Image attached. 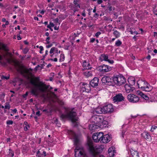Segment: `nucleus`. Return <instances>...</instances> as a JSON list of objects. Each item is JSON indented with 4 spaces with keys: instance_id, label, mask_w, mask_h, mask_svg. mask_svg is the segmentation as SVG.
<instances>
[{
    "instance_id": "obj_1",
    "label": "nucleus",
    "mask_w": 157,
    "mask_h": 157,
    "mask_svg": "<svg viewBox=\"0 0 157 157\" xmlns=\"http://www.w3.org/2000/svg\"><path fill=\"white\" fill-rule=\"evenodd\" d=\"M39 80V77H36L35 78H32L30 81L31 84L34 87L31 90L32 94L36 96H38L40 94V92H43L47 88V86L42 82H36V81Z\"/></svg>"
},
{
    "instance_id": "obj_2",
    "label": "nucleus",
    "mask_w": 157,
    "mask_h": 157,
    "mask_svg": "<svg viewBox=\"0 0 157 157\" xmlns=\"http://www.w3.org/2000/svg\"><path fill=\"white\" fill-rule=\"evenodd\" d=\"M7 62L10 64L13 65L17 69V71L27 79H29L32 76V69L24 68L21 65L19 62L16 60L11 59H7Z\"/></svg>"
},
{
    "instance_id": "obj_3",
    "label": "nucleus",
    "mask_w": 157,
    "mask_h": 157,
    "mask_svg": "<svg viewBox=\"0 0 157 157\" xmlns=\"http://www.w3.org/2000/svg\"><path fill=\"white\" fill-rule=\"evenodd\" d=\"M74 109H68L66 114H62L61 115V118L62 119L66 118H69L73 122L76 121L78 120V117L76 116V113Z\"/></svg>"
},
{
    "instance_id": "obj_4",
    "label": "nucleus",
    "mask_w": 157,
    "mask_h": 157,
    "mask_svg": "<svg viewBox=\"0 0 157 157\" xmlns=\"http://www.w3.org/2000/svg\"><path fill=\"white\" fill-rule=\"evenodd\" d=\"M139 88L142 90L150 91L152 89V87L145 80L142 79H139L137 82Z\"/></svg>"
},
{
    "instance_id": "obj_5",
    "label": "nucleus",
    "mask_w": 157,
    "mask_h": 157,
    "mask_svg": "<svg viewBox=\"0 0 157 157\" xmlns=\"http://www.w3.org/2000/svg\"><path fill=\"white\" fill-rule=\"evenodd\" d=\"M88 145L89 153L93 156H94L99 153V147H95L91 141H88Z\"/></svg>"
},
{
    "instance_id": "obj_6",
    "label": "nucleus",
    "mask_w": 157,
    "mask_h": 157,
    "mask_svg": "<svg viewBox=\"0 0 157 157\" xmlns=\"http://www.w3.org/2000/svg\"><path fill=\"white\" fill-rule=\"evenodd\" d=\"M91 120L93 122L96 124L101 125V124H106L107 122L106 121L104 120L103 117L102 116L95 115L92 116L91 118Z\"/></svg>"
},
{
    "instance_id": "obj_7",
    "label": "nucleus",
    "mask_w": 157,
    "mask_h": 157,
    "mask_svg": "<svg viewBox=\"0 0 157 157\" xmlns=\"http://www.w3.org/2000/svg\"><path fill=\"white\" fill-rule=\"evenodd\" d=\"M114 86L115 84L120 86L126 82L125 78L122 76L118 75L114 76Z\"/></svg>"
},
{
    "instance_id": "obj_8",
    "label": "nucleus",
    "mask_w": 157,
    "mask_h": 157,
    "mask_svg": "<svg viewBox=\"0 0 157 157\" xmlns=\"http://www.w3.org/2000/svg\"><path fill=\"white\" fill-rule=\"evenodd\" d=\"M75 157H85L86 153L82 147H76L75 150Z\"/></svg>"
},
{
    "instance_id": "obj_9",
    "label": "nucleus",
    "mask_w": 157,
    "mask_h": 157,
    "mask_svg": "<svg viewBox=\"0 0 157 157\" xmlns=\"http://www.w3.org/2000/svg\"><path fill=\"white\" fill-rule=\"evenodd\" d=\"M114 76L113 77L105 76L102 77L101 81L103 83L109 86H114Z\"/></svg>"
},
{
    "instance_id": "obj_10",
    "label": "nucleus",
    "mask_w": 157,
    "mask_h": 157,
    "mask_svg": "<svg viewBox=\"0 0 157 157\" xmlns=\"http://www.w3.org/2000/svg\"><path fill=\"white\" fill-rule=\"evenodd\" d=\"M105 113H111L114 111L112 105L108 104L103 106Z\"/></svg>"
},
{
    "instance_id": "obj_11",
    "label": "nucleus",
    "mask_w": 157,
    "mask_h": 157,
    "mask_svg": "<svg viewBox=\"0 0 157 157\" xmlns=\"http://www.w3.org/2000/svg\"><path fill=\"white\" fill-rule=\"evenodd\" d=\"M103 136V133L101 132H97L94 134L93 135V139L95 142H101V138Z\"/></svg>"
},
{
    "instance_id": "obj_12",
    "label": "nucleus",
    "mask_w": 157,
    "mask_h": 157,
    "mask_svg": "<svg viewBox=\"0 0 157 157\" xmlns=\"http://www.w3.org/2000/svg\"><path fill=\"white\" fill-rule=\"evenodd\" d=\"M68 133L71 135L74 139V144L75 145H77L79 142V137L72 131H68Z\"/></svg>"
},
{
    "instance_id": "obj_13",
    "label": "nucleus",
    "mask_w": 157,
    "mask_h": 157,
    "mask_svg": "<svg viewBox=\"0 0 157 157\" xmlns=\"http://www.w3.org/2000/svg\"><path fill=\"white\" fill-rule=\"evenodd\" d=\"M128 99L130 102L136 103L139 100V97L134 94H129L128 95Z\"/></svg>"
},
{
    "instance_id": "obj_14",
    "label": "nucleus",
    "mask_w": 157,
    "mask_h": 157,
    "mask_svg": "<svg viewBox=\"0 0 157 157\" xmlns=\"http://www.w3.org/2000/svg\"><path fill=\"white\" fill-rule=\"evenodd\" d=\"M91 90L89 84L83 83L81 88L80 91L88 93Z\"/></svg>"
},
{
    "instance_id": "obj_15",
    "label": "nucleus",
    "mask_w": 157,
    "mask_h": 157,
    "mask_svg": "<svg viewBox=\"0 0 157 157\" xmlns=\"http://www.w3.org/2000/svg\"><path fill=\"white\" fill-rule=\"evenodd\" d=\"M99 70L102 72H106L110 71L111 70V67L108 65L103 64L99 67Z\"/></svg>"
},
{
    "instance_id": "obj_16",
    "label": "nucleus",
    "mask_w": 157,
    "mask_h": 157,
    "mask_svg": "<svg viewBox=\"0 0 157 157\" xmlns=\"http://www.w3.org/2000/svg\"><path fill=\"white\" fill-rule=\"evenodd\" d=\"M111 140V137L108 134L103 135L101 138V143H107L109 142Z\"/></svg>"
},
{
    "instance_id": "obj_17",
    "label": "nucleus",
    "mask_w": 157,
    "mask_h": 157,
    "mask_svg": "<svg viewBox=\"0 0 157 157\" xmlns=\"http://www.w3.org/2000/svg\"><path fill=\"white\" fill-rule=\"evenodd\" d=\"M124 98L121 94H117L113 97V100L114 102L121 101L124 100Z\"/></svg>"
},
{
    "instance_id": "obj_18",
    "label": "nucleus",
    "mask_w": 157,
    "mask_h": 157,
    "mask_svg": "<svg viewBox=\"0 0 157 157\" xmlns=\"http://www.w3.org/2000/svg\"><path fill=\"white\" fill-rule=\"evenodd\" d=\"M99 79L98 78L95 77L90 82V85L93 87H95L98 86Z\"/></svg>"
},
{
    "instance_id": "obj_19",
    "label": "nucleus",
    "mask_w": 157,
    "mask_h": 157,
    "mask_svg": "<svg viewBox=\"0 0 157 157\" xmlns=\"http://www.w3.org/2000/svg\"><path fill=\"white\" fill-rule=\"evenodd\" d=\"M141 136L147 140L150 141L151 140L150 134L147 131H144L141 134Z\"/></svg>"
},
{
    "instance_id": "obj_20",
    "label": "nucleus",
    "mask_w": 157,
    "mask_h": 157,
    "mask_svg": "<svg viewBox=\"0 0 157 157\" xmlns=\"http://www.w3.org/2000/svg\"><path fill=\"white\" fill-rule=\"evenodd\" d=\"M125 89L127 92L129 93L134 90V88L130 84H126L124 86Z\"/></svg>"
},
{
    "instance_id": "obj_21",
    "label": "nucleus",
    "mask_w": 157,
    "mask_h": 157,
    "mask_svg": "<svg viewBox=\"0 0 157 157\" xmlns=\"http://www.w3.org/2000/svg\"><path fill=\"white\" fill-rule=\"evenodd\" d=\"M78 0H74L73 2V3L74 4L75 6H73V8L75 9L74 12L78 11L79 10V8H80V5L78 3Z\"/></svg>"
},
{
    "instance_id": "obj_22",
    "label": "nucleus",
    "mask_w": 157,
    "mask_h": 157,
    "mask_svg": "<svg viewBox=\"0 0 157 157\" xmlns=\"http://www.w3.org/2000/svg\"><path fill=\"white\" fill-rule=\"evenodd\" d=\"M82 66L84 69L86 70L90 69L92 68L89 63L84 61L83 62Z\"/></svg>"
},
{
    "instance_id": "obj_23",
    "label": "nucleus",
    "mask_w": 157,
    "mask_h": 157,
    "mask_svg": "<svg viewBox=\"0 0 157 157\" xmlns=\"http://www.w3.org/2000/svg\"><path fill=\"white\" fill-rule=\"evenodd\" d=\"M96 112L98 114L104 113L103 106L102 107H98L95 109Z\"/></svg>"
},
{
    "instance_id": "obj_24",
    "label": "nucleus",
    "mask_w": 157,
    "mask_h": 157,
    "mask_svg": "<svg viewBox=\"0 0 157 157\" xmlns=\"http://www.w3.org/2000/svg\"><path fill=\"white\" fill-rule=\"evenodd\" d=\"M0 50H3L6 52L9 51L6 45L1 42H0Z\"/></svg>"
},
{
    "instance_id": "obj_25",
    "label": "nucleus",
    "mask_w": 157,
    "mask_h": 157,
    "mask_svg": "<svg viewBox=\"0 0 157 157\" xmlns=\"http://www.w3.org/2000/svg\"><path fill=\"white\" fill-rule=\"evenodd\" d=\"M114 150L113 147H110L108 150V153L110 157H113L114 156Z\"/></svg>"
},
{
    "instance_id": "obj_26",
    "label": "nucleus",
    "mask_w": 157,
    "mask_h": 157,
    "mask_svg": "<svg viewBox=\"0 0 157 157\" xmlns=\"http://www.w3.org/2000/svg\"><path fill=\"white\" fill-rule=\"evenodd\" d=\"M138 94L140 96L144 98L145 100H148L149 99L147 95L144 94L143 92L139 91L138 92Z\"/></svg>"
},
{
    "instance_id": "obj_27",
    "label": "nucleus",
    "mask_w": 157,
    "mask_h": 157,
    "mask_svg": "<svg viewBox=\"0 0 157 157\" xmlns=\"http://www.w3.org/2000/svg\"><path fill=\"white\" fill-rule=\"evenodd\" d=\"M130 152L131 155L133 157H139L138 153L136 151L132 150Z\"/></svg>"
},
{
    "instance_id": "obj_28",
    "label": "nucleus",
    "mask_w": 157,
    "mask_h": 157,
    "mask_svg": "<svg viewBox=\"0 0 157 157\" xmlns=\"http://www.w3.org/2000/svg\"><path fill=\"white\" fill-rule=\"evenodd\" d=\"M58 50L57 48L55 47H52L50 49L49 52V53H57Z\"/></svg>"
},
{
    "instance_id": "obj_29",
    "label": "nucleus",
    "mask_w": 157,
    "mask_h": 157,
    "mask_svg": "<svg viewBox=\"0 0 157 157\" xmlns=\"http://www.w3.org/2000/svg\"><path fill=\"white\" fill-rule=\"evenodd\" d=\"M52 111V108H47L43 110V112H46V114L51 113Z\"/></svg>"
},
{
    "instance_id": "obj_30",
    "label": "nucleus",
    "mask_w": 157,
    "mask_h": 157,
    "mask_svg": "<svg viewBox=\"0 0 157 157\" xmlns=\"http://www.w3.org/2000/svg\"><path fill=\"white\" fill-rule=\"evenodd\" d=\"M84 74L85 76L87 77L91 76L92 75L91 72L90 71H89L88 70L84 72Z\"/></svg>"
},
{
    "instance_id": "obj_31",
    "label": "nucleus",
    "mask_w": 157,
    "mask_h": 157,
    "mask_svg": "<svg viewBox=\"0 0 157 157\" xmlns=\"http://www.w3.org/2000/svg\"><path fill=\"white\" fill-rule=\"evenodd\" d=\"M101 57L105 61H107V60H108V56L107 55H102Z\"/></svg>"
},
{
    "instance_id": "obj_32",
    "label": "nucleus",
    "mask_w": 157,
    "mask_h": 157,
    "mask_svg": "<svg viewBox=\"0 0 157 157\" xmlns=\"http://www.w3.org/2000/svg\"><path fill=\"white\" fill-rule=\"evenodd\" d=\"M8 155L11 157H13L14 155V152L12 150L9 149Z\"/></svg>"
},
{
    "instance_id": "obj_33",
    "label": "nucleus",
    "mask_w": 157,
    "mask_h": 157,
    "mask_svg": "<svg viewBox=\"0 0 157 157\" xmlns=\"http://www.w3.org/2000/svg\"><path fill=\"white\" fill-rule=\"evenodd\" d=\"M128 82H129V84H130L132 86L134 85L135 83V79L132 80L129 79L128 81Z\"/></svg>"
},
{
    "instance_id": "obj_34",
    "label": "nucleus",
    "mask_w": 157,
    "mask_h": 157,
    "mask_svg": "<svg viewBox=\"0 0 157 157\" xmlns=\"http://www.w3.org/2000/svg\"><path fill=\"white\" fill-rule=\"evenodd\" d=\"M45 85L47 86V88L43 92H40V93H44V92H46V91L47 90H48V89L49 90H51V89H53V88L52 87H51V86H50L49 85H47L45 84Z\"/></svg>"
},
{
    "instance_id": "obj_35",
    "label": "nucleus",
    "mask_w": 157,
    "mask_h": 157,
    "mask_svg": "<svg viewBox=\"0 0 157 157\" xmlns=\"http://www.w3.org/2000/svg\"><path fill=\"white\" fill-rule=\"evenodd\" d=\"M113 34L116 36V38H118L119 37L120 35L119 33L117 30L114 31Z\"/></svg>"
},
{
    "instance_id": "obj_36",
    "label": "nucleus",
    "mask_w": 157,
    "mask_h": 157,
    "mask_svg": "<svg viewBox=\"0 0 157 157\" xmlns=\"http://www.w3.org/2000/svg\"><path fill=\"white\" fill-rule=\"evenodd\" d=\"M121 44V42L120 40H118L115 43V45L117 47H119Z\"/></svg>"
},
{
    "instance_id": "obj_37",
    "label": "nucleus",
    "mask_w": 157,
    "mask_h": 157,
    "mask_svg": "<svg viewBox=\"0 0 157 157\" xmlns=\"http://www.w3.org/2000/svg\"><path fill=\"white\" fill-rule=\"evenodd\" d=\"M64 54H61L60 56V58L59 59V61H63L64 59Z\"/></svg>"
},
{
    "instance_id": "obj_38",
    "label": "nucleus",
    "mask_w": 157,
    "mask_h": 157,
    "mask_svg": "<svg viewBox=\"0 0 157 157\" xmlns=\"http://www.w3.org/2000/svg\"><path fill=\"white\" fill-rule=\"evenodd\" d=\"M10 108V105L8 102H6L5 105V109H9Z\"/></svg>"
},
{
    "instance_id": "obj_39",
    "label": "nucleus",
    "mask_w": 157,
    "mask_h": 157,
    "mask_svg": "<svg viewBox=\"0 0 157 157\" xmlns=\"http://www.w3.org/2000/svg\"><path fill=\"white\" fill-rule=\"evenodd\" d=\"M9 78H10L9 76H4V75H2L1 76V78L2 79H9Z\"/></svg>"
},
{
    "instance_id": "obj_40",
    "label": "nucleus",
    "mask_w": 157,
    "mask_h": 157,
    "mask_svg": "<svg viewBox=\"0 0 157 157\" xmlns=\"http://www.w3.org/2000/svg\"><path fill=\"white\" fill-rule=\"evenodd\" d=\"M6 123L7 124L12 125L13 124V121L11 120H8L7 121Z\"/></svg>"
},
{
    "instance_id": "obj_41",
    "label": "nucleus",
    "mask_w": 157,
    "mask_h": 157,
    "mask_svg": "<svg viewBox=\"0 0 157 157\" xmlns=\"http://www.w3.org/2000/svg\"><path fill=\"white\" fill-rule=\"evenodd\" d=\"M39 48L40 50L39 52L40 53V54L42 53L43 52H42V51L44 50L43 47L42 46H41L39 47Z\"/></svg>"
},
{
    "instance_id": "obj_42",
    "label": "nucleus",
    "mask_w": 157,
    "mask_h": 157,
    "mask_svg": "<svg viewBox=\"0 0 157 157\" xmlns=\"http://www.w3.org/2000/svg\"><path fill=\"white\" fill-rule=\"evenodd\" d=\"M29 50L28 49V48H25L24 50H23V53L24 54H26L27 52H28Z\"/></svg>"
},
{
    "instance_id": "obj_43",
    "label": "nucleus",
    "mask_w": 157,
    "mask_h": 157,
    "mask_svg": "<svg viewBox=\"0 0 157 157\" xmlns=\"http://www.w3.org/2000/svg\"><path fill=\"white\" fill-rule=\"evenodd\" d=\"M89 128L91 130H93L95 129V128L94 127L93 125L91 124Z\"/></svg>"
},
{
    "instance_id": "obj_44",
    "label": "nucleus",
    "mask_w": 157,
    "mask_h": 157,
    "mask_svg": "<svg viewBox=\"0 0 157 157\" xmlns=\"http://www.w3.org/2000/svg\"><path fill=\"white\" fill-rule=\"evenodd\" d=\"M157 128V126H152L151 128V132H153L154 130H155L156 128Z\"/></svg>"
},
{
    "instance_id": "obj_45",
    "label": "nucleus",
    "mask_w": 157,
    "mask_h": 157,
    "mask_svg": "<svg viewBox=\"0 0 157 157\" xmlns=\"http://www.w3.org/2000/svg\"><path fill=\"white\" fill-rule=\"evenodd\" d=\"M53 21L55 23H56V24L58 23V24L59 25L60 24L59 23V19L58 18L54 19Z\"/></svg>"
},
{
    "instance_id": "obj_46",
    "label": "nucleus",
    "mask_w": 157,
    "mask_h": 157,
    "mask_svg": "<svg viewBox=\"0 0 157 157\" xmlns=\"http://www.w3.org/2000/svg\"><path fill=\"white\" fill-rule=\"evenodd\" d=\"M29 128V126L28 125H26L24 128V129L25 131H27L28 128Z\"/></svg>"
},
{
    "instance_id": "obj_47",
    "label": "nucleus",
    "mask_w": 157,
    "mask_h": 157,
    "mask_svg": "<svg viewBox=\"0 0 157 157\" xmlns=\"http://www.w3.org/2000/svg\"><path fill=\"white\" fill-rule=\"evenodd\" d=\"M101 34V33L100 32H97L95 34V36L97 37H98L99 35H100Z\"/></svg>"
},
{
    "instance_id": "obj_48",
    "label": "nucleus",
    "mask_w": 157,
    "mask_h": 157,
    "mask_svg": "<svg viewBox=\"0 0 157 157\" xmlns=\"http://www.w3.org/2000/svg\"><path fill=\"white\" fill-rule=\"evenodd\" d=\"M50 39V37H48L46 39V41L47 42V44H49L50 43V41H49V40Z\"/></svg>"
},
{
    "instance_id": "obj_49",
    "label": "nucleus",
    "mask_w": 157,
    "mask_h": 157,
    "mask_svg": "<svg viewBox=\"0 0 157 157\" xmlns=\"http://www.w3.org/2000/svg\"><path fill=\"white\" fill-rule=\"evenodd\" d=\"M130 33L132 34H138V33L136 31H135L133 32L132 31H130Z\"/></svg>"
},
{
    "instance_id": "obj_50",
    "label": "nucleus",
    "mask_w": 157,
    "mask_h": 157,
    "mask_svg": "<svg viewBox=\"0 0 157 157\" xmlns=\"http://www.w3.org/2000/svg\"><path fill=\"white\" fill-rule=\"evenodd\" d=\"M138 140L137 139H135V140H133L131 142L133 143V142H135L136 144H137L138 143Z\"/></svg>"
},
{
    "instance_id": "obj_51",
    "label": "nucleus",
    "mask_w": 157,
    "mask_h": 157,
    "mask_svg": "<svg viewBox=\"0 0 157 157\" xmlns=\"http://www.w3.org/2000/svg\"><path fill=\"white\" fill-rule=\"evenodd\" d=\"M106 10H108L109 12L111 11L112 10V8L111 6H109L108 7Z\"/></svg>"
},
{
    "instance_id": "obj_52",
    "label": "nucleus",
    "mask_w": 157,
    "mask_h": 157,
    "mask_svg": "<svg viewBox=\"0 0 157 157\" xmlns=\"http://www.w3.org/2000/svg\"><path fill=\"white\" fill-rule=\"evenodd\" d=\"M50 60L54 61L55 62H57V58H55L54 59H49Z\"/></svg>"
},
{
    "instance_id": "obj_53",
    "label": "nucleus",
    "mask_w": 157,
    "mask_h": 157,
    "mask_svg": "<svg viewBox=\"0 0 157 157\" xmlns=\"http://www.w3.org/2000/svg\"><path fill=\"white\" fill-rule=\"evenodd\" d=\"M58 102L61 105H64L63 102L59 100L58 101Z\"/></svg>"
},
{
    "instance_id": "obj_54",
    "label": "nucleus",
    "mask_w": 157,
    "mask_h": 157,
    "mask_svg": "<svg viewBox=\"0 0 157 157\" xmlns=\"http://www.w3.org/2000/svg\"><path fill=\"white\" fill-rule=\"evenodd\" d=\"M20 3L21 4H24L25 3V0H20Z\"/></svg>"
},
{
    "instance_id": "obj_55",
    "label": "nucleus",
    "mask_w": 157,
    "mask_h": 157,
    "mask_svg": "<svg viewBox=\"0 0 157 157\" xmlns=\"http://www.w3.org/2000/svg\"><path fill=\"white\" fill-rule=\"evenodd\" d=\"M28 95V92H26V93L23 95V97L24 98H25Z\"/></svg>"
},
{
    "instance_id": "obj_56",
    "label": "nucleus",
    "mask_w": 157,
    "mask_h": 157,
    "mask_svg": "<svg viewBox=\"0 0 157 157\" xmlns=\"http://www.w3.org/2000/svg\"><path fill=\"white\" fill-rule=\"evenodd\" d=\"M107 61H108L109 63L112 64L114 63V61L113 60H110L108 59V60H107Z\"/></svg>"
},
{
    "instance_id": "obj_57",
    "label": "nucleus",
    "mask_w": 157,
    "mask_h": 157,
    "mask_svg": "<svg viewBox=\"0 0 157 157\" xmlns=\"http://www.w3.org/2000/svg\"><path fill=\"white\" fill-rule=\"evenodd\" d=\"M48 50H46L45 51V54L44 56H43L44 57H45L47 55H48Z\"/></svg>"
},
{
    "instance_id": "obj_58",
    "label": "nucleus",
    "mask_w": 157,
    "mask_h": 157,
    "mask_svg": "<svg viewBox=\"0 0 157 157\" xmlns=\"http://www.w3.org/2000/svg\"><path fill=\"white\" fill-rule=\"evenodd\" d=\"M97 2H98V4H101V3L102 2V0H97Z\"/></svg>"
},
{
    "instance_id": "obj_59",
    "label": "nucleus",
    "mask_w": 157,
    "mask_h": 157,
    "mask_svg": "<svg viewBox=\"0 0 157 157\" xmlns=\"http://www.w3.org/2000/svg\"><path fill=\"white\" fill-rule=\"evenodd\" d=\"M95 40V39L94 38H91L90 39V42L92 43H93Z\"/></svg>"
},
{
    "instance_id": "obj_60",
    "label": "nucleus",
    "mask_w": 157,
    "mask_h": 157,
    "mask_svg": "<svg viewBox=\"0 0 157 157\" xmlns=\"http://www.w3.org/2000/svg\"><path fill=\"white\" fill-rule=\"evenodd\" d=\"M36 115L38 116H39L40 115V111H38L37 112H36Z\"/></svg>"
},
{
    "instance_id": "obj_61",
    "label": "nucleus",
    "mask_w": 157,
    "mask_h": 157,
    "mask_svg": "<svg viewBox=\"0 0 157 157\" xmlns=\"http://www.w3.org/2000/svg\"><path fill=\"white\" fill-rule=\"evenodd\" d=\"M82 15L83 16H84V17H85V16H86V14L85 13V10H84V11L82 12Z\"/></svg>"
},
{
    "instance_id": "obj_62",
    "label": "nucleus",
    "mask_w": 157,
    "mask_h": 157,
    "mask_svg": "<svg viewBox=\"0 0 157 157\" xmlns=\"http://www.w3.org/2000/svg\"><path fill=\"white\" fill-rule=\"evenodd\" d=\"M50 25L51 27H53L54 26V24L52 22H50Z\"/></svg>"
},
{
    "instance_id": "obj_63",
    "label": "nucleus",
    "mask_w": 157,
    "mask_h": 157,
    "mask_svg": "<svg viewBox=\"0 0 157 157\" xmlns=\"http://www.w3.org/2000/svg\"><path fill=\"white\" fill-rule=\"evenodd\" d=\"M146 58L148 60H150L151 58V56L150 55H148L146 57Z\"/></svg>"
},
{
    "instance_id": "obj_64",
    "label": "nucleus",
    "mask_w": 157,
    "mask_h": 157,
    "mask_svg": "<svg viewBox=\"0 0 157 157\" xmlns=\"http://www.w3.org/2000/svg\"><path fill=\"white\" fill-rule=\"evenodd\" d=\"M54 29L55 30H58L59 29V27L57 26H55L54 27Z\"/></svg>"
}]
</instances>
